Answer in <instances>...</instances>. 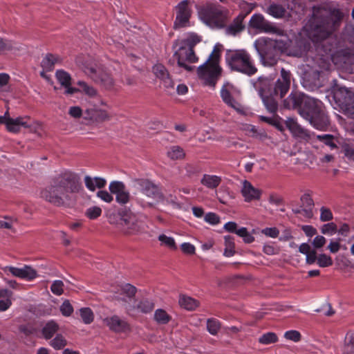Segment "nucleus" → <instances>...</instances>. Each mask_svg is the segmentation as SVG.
Listing matches in <instances>:
<instances>
[{
    "label": "nucleus",
    "mask_w": 354,
    "mask_h": 354,
    "mask_svg": "<svg viewBox=\"0 0 354 354\" xmlns=\"http://www.w3.org/2000/svg\"><path fill=\"white\" fill-rule=\"evenodd\" d=\"M284 337L287 339L291 340L294 342H297L301 339V334L297 330H288L284 333Z\"/></svg>",
    "instance_id": "59"
},
{
    "label": "nucleus",
    "mask_w": 354,
    "mask_h": 354,
    "mask_svg": "<svg viewBox=\"0 0 354 354\" xmlns=\"http://www.w3.org/2000/svg\"><path fill=\"white\" fill-rule=\"evenodd\" d=\"M225 59L227 65L233 71L249 76L257 71L251 56L243 49L227 50Z\"/></svg>",
    "instance_id": "6"
},
{
    "label": "nucleus",
    "mask_w": 354,
    "mask_h": 354,
    "mask_svg": "<svg viewBox=\"0 0 354 354\" xmlns=\"http://www.w3.org/2000/svg\"><path fill=\"white\" fill-rule=\"evenodd\" d=\"M286 125L292 136L297 139L306 140L309 138L308 131L301 127L295 119L288 118L286 121Z\"/></svg>",
    "instance_id": "23"
},
{
    "label": "nucleus",
    "mask_w": 354,
    "mask_h": 354,
    "mask_svg": "<svg viewBox=\"0 0 354 354\" xmlns=\"http://www.w3.org/2000/svg\"><path fill=\"white\" fill-rule=\"evenodd\" d=\"M3 270L6 274L25 279L26 281H32L36 279L38 276L37 272L30 266H24L21 268H17L14 266H6L3 268Z\"/></svg>",
    "instance_id": "18"
},
{
    "label": "nucleus",
    "mask_w": 354,
    "mask_h": 354,
    "mask_svg": "<svg viewBox=\"0 0 354 354\" xmlns=\"http://www.w3.org/2000/svg\"><path fill=\"white\" fill-rule=\"evenodd\" d=\"M79 312L81 319L85 324H89L93 321L94 315L91 308H82Z\"/></svg>",
    "instance_id": "43"
},
{
    "label": "nucleus",
    "mask_w": 354,
    "mask_h": 354,
    "mask_svg": "<svg viewBox=\"0 0 354 354\" xmlns=\"http://www.w3.org/2000/svg\"><path fill=\"white\" fill-rule=\"evenodd\" d=\"M236 234L241 237L245 243H251L254 241V237L250 234L246 227H241L236 232Z\"/></svg>",
    "instance_id": "47"
},
{
    "label": "nucleus",
    "mask_w": 354,
    "mask_h": 354,
    "mask_svg": "<svg viewBox=\"0 0 354 354\" xmlns=\"http://www.w3.org/2000/svg\"><path fill=\"white\" fill-rule=\"evenodd\" d=\"M10 76L6 73H0V94L5 95L12 91Z\"/></svg>",
    "instance_id": "35"
},
{
    "label": "nucleus",
    "mask_w": 354,
    "mask_h": 354,
    "mask_svg": "<svg viewBox=\"0 0 354 354\" xmlns=\"http://www.w3.org/2000/svg\"><path fill=\"white\" fill-rule=\"evenodd\" d=\"M88 118L97 122H102L110 120L111 115L107 111V105L101 98L93 102L91 106L86 111Z\"/></svg>",
    "instance_id": "15"
},
{
    "label": "nucleus",
    "mask_w": 354,
    "mask_h": 354,
    "mask_svg": "<svg viewBox=\"0 0 354 354\" xmlns=\"http://www.w3.org/2000/svg\"><path fill=\"white\" fill-rule=\"evenodd\" d=\"M117 225L120 233L127 236H137L146 231V225L142 216L129 210H123L119 213Z\"/></svg>",
    "instance_id": "7"
},
{
    "label": "nucleus",
    "mask_w": 354,
    "mask_h": 354,
    "mask_svg": "<svg viewBox=\"0 0 354 354\" xmlns=\"http://www.w3.org/2000/svg\"><path fill=\"white\" fill-rule=\"evenodd\" d=\"M8 295L5 297H0V311L3 312L8 310L11 304V297L12 295V292L10 290H8Z\"/></svg>",
    "instance_id": "49"
},
{
    "label": "nucleus",
    "mask_w": 354,
    "mask_h": 354,
    "mask_svg": "<svg viewBox=\"0 0 354 354\" xmlns=\"http://www.w3.org/2000/svg\"><path fill=\"white\" fill-rule=\"evenodd\" d=\"M153 73L156 77L159 78L166 88H174V83L171 80L168 71L165 67L160 64L153 67Z\"/></svg>",
    "instance_id": "25"
},
{
    "label": "nucleus",
    "mask_w": 354,
    "mask_h": 354,
    "mask_svg": "<svg viewBox=\"0 0 354 354\" xmlns=\"http://www.w3.org/2000/svg\"><path fill=\"white\" fill-rule=\"evenodd\" d=\"M84 192L77 174L66 171L52 185L41 192V197L57 206L69 204Z\"/></svg>",
    "instance_id": "2"
},
{
    "label": "nucleus",
    "mask_w": 354,
    "mask_h": 354,
    "mask_svg": "<svg viewBox=\"0 0 354 354\" xmlns=\"http://www.w3.org/2000/svg\"><path fill=\"white\" fill-rule=\"evenodd\" d=\"M241 183V193L245 202L249 203L252 201H258L261 198L262 194L261 189L254 187L252 183L247 180H242Z\"/></svg>",
    "instance_id": "20"
},
{
    "label": "nucleus",
    "mask_w": 354,
    "mask_h": 354,
    "mask_svg": "<svg viewBox=\"0 0 354 354\" xmlns=\"http://www.w3.org/2000/svg\"><path fill=\"white\" fill-rule=\"evenodd\" d=\"M221 178L216 175L204 174L201 180V183L204 186L209 189L216 188L221 183Z\"/></svg>",
    "instance_id": "31"
},
{
    "label": "nucleus",
    "mask_w": 354,
    "mask_h": 354,
    "mask_svg": "<svg viewBox=\"0 0 354 354\" xmlns=\"http://www.w3.org/2000/svg\"><path fill=\"white\" fill-rule=\"evenodd\" d=\"M176 19L174 27L176 28L190 26L192 10L187 0L181 1L176 7Z\"/></svg>",
    "instance_id": "17"
},
{
    "label": "nucleus",
    "mask_w": 354,
    "mask_h": 354,
    "mask_svg": "<svg viewBox=\"0 0 354 354\" xmlns=\"http://www.w3.org/2000/svg\"><path fill=\"white\" fill-rule=\"evenodd\" d=\"M320 219L322 221H328L333 218L332 212L329 209L322 207L320 209Z\"/></svg>",
    "instance_id": "63"
},
{
    "label": "nucleus",
    "mask_w": 354,
    "mask_h": 354,
    "mask_svg": "<svg viewBox=\"0 0 354 354\" xmlns=\"http://www.w3.org/2000/svg\"><path fill=\"white\" fill-rule=\"evenodd\" d=\"M58 324L54 321L47 322L42 329V333L46 339H50L57 331Z\"/></svg>",
    "instance_id": "36"
},
{
    "label": "nucleus",
    "mask_w": 354,
    "mask_h": 354,
    "mask_svg": "<svg viewBox=\"0 0 354 354\" xmlns=\"http://www.w3.org/2000/svg\"><path fill=\"white\" fill-rule=\"evenodd\" d=\"M133 304L136 306V308L130 313H132L135 311L142 313H148L151 312L154 307L153 304L151 301L146 299H141L138 301H136L134 299Z\"/></svg>",
    "instance_id": "28"
},
{
    "label": "nucleus",
    "mask_w": 354,
    "mask_h": 354,
    "mask_svg": "<svg viewBox=\"0 0 354 354\" xmlns=\"http://www.w3.org/2000/svg\"><path fill=\"white\" fill-rule=\"evenodd\" d=\"M221 328L220 322L214 318L208 319L207 321V330L212 335H216Z\"/></svg>",
    "instance_id": "44"
},
{
    "label": "nucleus",
    "mask_w": 354,
    "mask_h": 354,
    "mask_svg": "<svg viewBox=\"0 0 354 354\" xmlns=\"http://www.w3.org/2000/svg\"><path fill=\"white\" fill-rule=\"evenodd\" d=\"M301 201L302 205L308 209L304 210L306 214L308 216H310L312 214L309 211V209H310L311 207L313 206V201L312 198L310 197V196L309 194H304L301 197Z\"/></svg>",
    "instance_id": "51"
},
{
    "label": "nucleus",
    "mask_w": 354,
    "mask_h": 354,
    "mask_svg": "<svg viewBox=\"0 0 354 354\" xmlns=\"http://www.w3.org/2000/svg\"><path fill=\"white\" fill-rule=\"evenodd\" d=\"M261 233L264 235L274 239L279 235V231L277 227H266L261 230Z\"/></svg>",
    "instance_id": "60"
},
{
    "label": "nucleus",
    "mask_w": 354,
    "mask_h": 354,
    "mask_svg": "<svg viewBox=\"0 0 354 354\" xmlns=\"http://www.w3.org/2000/svg\"><path fill=\"white\" fill-rule=\"evenodd\" d=\"M136 291V288L129 283L121 285L113 291V298L130 313L136 308L133 304Z\"/></svg>",
    "instance_id": "9"
},
{
    "label": "nucleus",
    "mask_w": 354,
    "mask_h": 354,
    "mask_svg": "<svg viewBox=\"0 0 354 354\" xmlns=\"http://www.w3.org/2000/svg\"><path fill=\"white\" fill-rule=\"evenodd\" d=\"M290 85V73L283 68L281 70V77L277 81L272 91L269 88L270 82L267 78L259 77L254 84L265 106L270 112H274L277 108L272 97L279 95V97H283L289 90Z\"/></svg>",
    "instance_id": "4"
},
{
    "label": "nucleus",
    "mask_w": 354,
    "mask_h": 354,
    "mask_svg": "<svg viewBox=\"0 0 354 354\" xmlns=\"http://www.w3.org/2000/svg\"><path fill=\"white\" fill-rule=\"evenodd\" d=\"M244 28L242 23V19H236L230 26H229L225 31L226 34L229 35H236L237 33L241 32Z\"/></svg>",
    "instance_id": "40"
},
{
    "label": "nucleus",
    "mask_w": 354,
    "mask_h": 354,
    "mask_svg": "<svg viewBox=\"0 0 354 354\" xmlns=\"http://www.w3.org/2000/svg\"><path fill=\"white\" fill-rule=\"evenodd\" d=\"M326 243V239L324 236L318 235L316 236L313 240L312 245L314 248L319 249L322 248Z\"/></svg>",
    "instance_id": "61"
},
{
    "label": "nucleus",
    "mask_w": 354,
    "mask_h": 354,
    "mask_svg": "<svg viewBox=\"0 0 354 354\" xmlns=\"http://www.w3.org/2000/svg\"><path fill=\"white\" fill-rule=\"evenodd\" d=\"M102 321L104 325L115 332H122L127 327V323L117 315L106 317Z\"/></svg>",
    "instance_id": "24"
},
{
    "label": "nucleus",
    "mask_w": 354,
    "mask_h": 354,
    "mask_svg": "<svg viewBox=\"0 0 354 354\" xmlns=\"http://www.w3.org/2000/svg\"><path fill=\"white\" fill-rule=\"evenodd\" d=\"M315 262L320 268L329 267L333 263L332 258L324 253L316 254Z\"/></svg>",
    "instance_id": "41"
},
{
    "label": "nucleus",
    "mask_w": 354,
    "mask_h": 354,
    "mask_svg": "<svg viewBox=\"0 0 354 354\" xmlns=\"http://www.w3.org/2000/svg\"><path fill=\"white\" fill-rule=\"evenodd\" d=\"M333 98L348 114L354 116V93L352 91L344 86L337 87L333 92Z\"/></svg>",
    "instance_id": "12"
},
{
    "label": "nucleus",
    "mask_w": 354,
    "mask_h": 354,
    "mask_svg": "<svg viewBox=\"0 0 354 354\" xmlns=\"http://www.w3.org/2000/svg\"><path fill=\"white\" fill-rule=\"evenodd\" d=\"M39 127V123L32 120L28 116H20L13 118L8 114L6 129L10 133H18L22 129H28L30 132H36Z\"/></svg>",
    "instance_id": "10"
},
{
    "label": "nucleus",
    "mask_w": 354,
    "mask_h": 354,
    "mask_svg": "<svg viewBox=\"0 0 354 354\" xmlns=\"http://www.w3.org/2000/svg\"><path fill=\"white\" fill-rule=\"evenodd\" d=\"M205 221L212 225H216L220 222L219 216L215 213L209 212L205 216Z\"/></svg>",
    "instance_id": "62"
},
{
    "label": "nucleus",
    "mask_w": 354,
    "mask_h": 354,
    "mask_svg": "<svg viewBox=\"0 0 354 354\" xmlns=\"http://www.w3.org/2000/svg\"><path fill=\"white\" fill-rule=\"evenodd\" d=\"M55 77L61 86L64 88V94L73 95L77 93L78 89L71 86L72 78L71 75L64 70H57Z\"/></svg>",
    "instance_id": "22"
},
{
    "label": "nucleus",
    "mask_w": 354,
    "mask_h": 354,
    "mask_svg": "<svg viewBox=\"0 0 354 354\" xmlns=\"http://www.w3.org/2000/svg\"><path fill=\"white\" fill-rule=\"evenodd\" d=\"M335 19L330 17L318 19L314 12L313 17L304 26L299 33V39H292L288 35L284 34H275L279 39L273 40L268 37H261L257 39L254 46L258 52L262 63L266 66H273L277 62L279 53H284L289 55L299 56L303 50H306L309 46L308 40L313 43L323 41L322 48L324 54H321L324 64L318 69L317 66L305 65L302 66V84L309 89L314 90L321 86L319 77L324 70H328L330 61L335 62V56L332 48H328L326 46L328 43V39L335 29L338 22L342 17V14L337 11Z\"/></svg>",
    "instance_id": "1"
},
{
    "label": "nucleus",
    "mask_w": 354,
    "mask_h": 354,
    "mask_svg": "<svg viewBox=\"0 0 354 354\" xmlns=\"http://www.w3.org/2000/svg\"><path fill=\"white\" fill-rule=\"evenodd\" d=\"M200 41L201 39L197 35L194 33H189L187 36L185 42L187 46L191 47L192 48L193 46L196 45L197 43H198Z\"/></svg>",
    "instance_id": "57"
},
{
    "label": "nucleus",
    "mask_w": 354,
    "mask_h": 354,
    "mask_svg": "<svg viewBox=\"0 0 354 354\" xmlns=\"http://www.w3.org/2000/svg\"><path fill=\"white\" fill-rule=\"evenodd\" d=\"M343 152L344 156L350 160H354V148L348 145L343 147Z\"/></svg>",
    "instance_id": "64"
},
{
    "label": "nucleus",
    "mask_w": 354,
    "mask_h": 354,
    "mask_svg": "<svg viewBox=\"0 0 354 354\" xmlns=\"http://www.w3.org/2000/svg\"><path fill=\"white\" fill-rule=\"evenodd\" d=\"M102 214V209L100 207L93 206L88 208L86 212V215L90 219H95L99 217Z\"/></svg>",
    "instance_id": "54"
},
{
    "label": "nucleus",
    "mask_w": 354,
    "mask_h": 354,
    "mask_svg": "<svg viewBox=\"0 0 354 354\" xmlns=\"http://www.w3.org/2000/svg\"><path fill=\"white\" fill-rule=\"evenodd\" d=\"M60 312L63 316L69 317L73 313V308L68 300H65L59 307Z\"/></svg>",
    "instance_id": "52"
},
{
    "label": "nucleus",
    "mask_w": 354,
    "mask_h": 354,
    "mask_svg": "<svg viewBox=\"0 0 354 354\" xmlns=\"http://www.w3.org/2000/svg\"><path fill=\"white\" fill-rule=\"evenodd\" d=\"M167 156L171 160H180L183 159L185 153L183 148L179 146L175 145L171 146L167 152Z\"/></svg>",
    "instance_id": "37"
},
{
    "label": "nucleus",
    "mask_w": 354,
    "mask_h": 354,
    "mask_svg": "<svg viewBox=\"0 0 354 354\" xmlns=\"http://www.w3.org/2000/svg\"><path fill=\"white\" fill-rule=\"evenodd\" d=\"M266 12L274 18H282L286 15V10L280 5L271 4Z\"/></svg>",
    "instance_id": "33"
},
{
    "label": "nucleus",
    "mask_w": 354,
    "mask_h": 354,
    "mask_svg": "<svg viewBox=\"0 0 354 354\" xmlns=\"http://www.w3.org/2000/svg\"><path fill=\"white\" fill-rule=\"evenodd\" d=\"M240 90L232 83L226 82L221 89V97L224 103L239 113H242L243 109L238 102Z\"/></svg>",
    "instance_id": "11"
},
{
    "label": "nucleus",
    "mask_w": 354,
    "mask_h": 354,
    "mask_svg": "<svg viewBox=\"0 0 354 354\" xmlns=\"http://www.w3.org/2000/svg\"><path fill=\"white\" fill-rule=\"evenodd\" d=\"M83 113L82 109L79 106H72L68 109L69 115L75 119H79Z\"/></svg>",
    "instance_id": "58"
},
{
    "label": "nucleus",
    "mask_w": 354,
    "mask_h": 354,
    "mask_svg": "<svg viewBox=\"0 0 354 354\" xmlns=\"http://www.w3.org/2000/svg\"><path fill=\"white\" fill-rule=\"evenodd\" d=\"M77 85L79 86V88H77V89H78L77 92L83 93L90 97L96 98L97 100L100 98L97 94V91L93 86H89L86 82L83 81H79L77 82Z\"/></svg>",
    "instance_id": "32"
},
{
    "label": "nucleus",
    "mask_w": 354,
    "mask_h": 354,
    "mask_svg": "<svg viewBox=\"0 0 354 354\" xmlns=\"http://www.w3.org/2000/svg\"><path fill=\"white\" fill-rule=\"evenodd\" d=\"M154 319L158 324H165L170 320V317L165 310L158 309L154 313Z\"/></svg>",
    "instance_id": "45"
},
{
    "label": "nucleus",
    "mask_w": 354,
    "mask_h": 354,
    "mask_svg": "<svg viewBox=\"0 0 354 354\" xmlns=\"http://www.w3.org/2000/svg\"><path fill=\"white\" fill-rule=\"evenodd\" d=\"M59 60V59L58 57L52 54H48L44 57L41 64L44 69L50 71L53 69L55 64H56Z\"/></svg>",
    "instance_id": "38"
},
{
    "label": "nucleus",
    "mask_w": 354,
    "mask_h": 354,
    "mask_svg": "<svg viewBox=\"0 0 354 354\" xmlns=\"http://www.w3.org/2000/svg\"><path fill=\"white\" fill-rule=\"evenodd\" d=\"M50 344L55 349L59 350L66 346V340L62 335H57L50 342Z\"/></svg>",
    "instance_id": "50"
},
{
    "label": "nucleus",
    "mask_w": 354,
    "mask_h": 354,
    "mask_svg": "<svg viewBox=\"0 0 354 354\" xmlns=\"http://www.w3.org/2000/svg\"><path fill=\"white\" fill-rule=\"evenodd\" d=\"M109 190L111 194L115 195L116 201L120 204H126L129 201V193L126 189L123 183L113 181L109 185Z\"/></svg>",
    "instance_id": "21"
},
{
    "label": "nucleus",
    "mask_w": 354,
    "mask_h": 354,
    "mask_svg": "<svg viewBox=\"0 0 354 354\" xmlns=\"http://www.w3.org/2000/svg\"><path fill=\"white\" fill-rule=\"evenodd\" d=\"M225 250L223 255L227 257H231L235 254V243L233 237L231 236H224Z\"/></svg>",
    "instance_id": "34"
},
{
    "label": "nucleus",
    "mask_w": 354,
    "mask_h": 354,
    "mask_svg": "<svg viewBox=\"0 0 354 354\" xmlns=\"http://www.w3.org/2000/svg\"><path fill=\"white\" fill-rule=\"evenodd\" d=\"M317 138L323 142L325 145L329 146L331 149L336 148V145L333 142V137L329 134L317 135Z\"/></svg>",
    "instance_id": "53"
},
{
    "label": "nucleus",
    "mask_w": 354,
    "mask_h": 354,
    "mask_svg": "<svg viewBox=\"0 0 354 354\" xmlns=\"http://www.w3.org/2000/svg\"><path fill=\"white\" fill-rule=\"evenodd\" d=\"M354 353V335H347L346 337V344L344 347V354Z\"/></svg>",
    "instance_id": "48"
},
{
    "label": "nucleus",
    "mask_w": 354,
    "mask_h": 354,
    "mask_svg": "<svg viewBox=\"0 0 354 354\" xmlns=\"http://www.w3.org/2000/svg\"><path fill=\"white\" fill-rule=\"evenodd\" d=\"M84 183L88 189L90 191H95L97 188L104 187L106 185V180L100 177L91 178L86 176L84 178Z\"/></svg>",
    "instance_id": "26"
},
{
    "label": "nucleus",
    "mask_w": 354,
    "mask_h": 354,
    "mask_svg": "<svg viewBox=\"0 0 354 354\" xmlns=\"http://www.w3.org/2000/svg\"><path fill=\"white\" fill-rule=\"evenodd\" d=\"M64 283L61 280H55L53 282L50 290L56 295H61L63 293Z\"/></svg>",
    "instance_id": "55"
},
{
    "label": "nucleus",
    "mask_w": 354,
    "mask_h": 354,
    "mask_svg": "<svg viewBox=\"0 0 354 354\" xmlns=\"http://www.w3.org/2000/svg\"><path fill=\"white\" fill-rule=\"evenodd\" d=\"M200 19L211 28H223L228 18V11L218 5L207 4L198 11Z\"/></svg>",
    "instance_id": "8"
},
{
    "label": "nucleus",
    "mask_w": 354,
    "mask_h": 354,
    "mask_svg": "<svg viewBox=\"0 0 354 354\" xmlns=\"http://www.w3.org/2000/svg\"><path fill=\"white\" fill-rule=\"evenodd\" d=\"M174 58L177 61L178 67L187 71H191L193 69V67L189 64L194 63L198 60L194 55L193 48L186 45L180 46L176 50Z\"/></svg>",
    "instance_id": "14"
},
{
    "label": "nucleus",
    "mask_w": 354,
    "mask_h": 354,
    "mask_svg": "<svg viewBox=\"0 0 354 354\" xmlns=\"http://www.w3.org/2000/svg\"><path fill=\"white\" fill-rule=\"evenodd\" d=\"M299 252L306 256V261L308 264L315 263L316 251L311 249V246L306 243H303L299 247Z\"/></svg>",
    "instance_id": "27"
},
{
    "label": "nucleus",
    "mask_w": 354,
    "mask_h": 354,
    "mask_svg": "<svg viewBox=\"0 0 354 354\" xmlns=\"http://www.w3.org/2000/svg\"><path fill=\"white\" fill-rule=\"evenodd\" d=\"M240 129L250 137L262 139L266 136L265 132L259 131L255 126L250 124H242Z\"/></svg>",
    "instance_id": "29"
},
{
    "label": "nucleus",
    "mask_w": 354,
    "mask_h": 354,
    "mask_svg": "<svg viewBox=\"0 0 354 354\" xmlns=\"http://www.w3.org/2000/svg\"><path fill=\"white\" fill-rule=\"evenodd\" d=\"M137 184L139 185L142 193L153 201V202L143 205L144 207L147 205L151 206L153 203L164 201L163 194L160 192L159 188L151 181L147 180H138Z\"/></svg>",
    "instance_id": "16"
},
{
    "label": "nucleus",
    "mask_w": 354,
    "mask_h": 354,
    "mask_svg": "<svg viewBox=\"0 0 354 354\" xmlns=\"http://www.w3.org/2000/svg\"><path fill=\"white\" fill-rule=\"evenodd\" d=\"M18 49L17 44L13 41L0 38V54L6 52H15Z\"/></svg>",
    "instance_id": "42"
},
{
    "label": "nucleus",
    "mask_w": 354,
    "mask_h": 354,
    "mask_svg": "<svg viewBox=\"0 0 354 354\" xmlns=\"http://www.w3.org/2000/svg\"><path fill=\"white\" fill-rule=\"evenodd\" d=\"M158 240L160 242V245L167 247L171 250H176L177 245L176 241L172 236H167L161 234L158 236Z\"/></svg>",
    "instance_id": "39"
},
{
    "label": "nucleus",
    "mask_w": 354,
    "mask_h": 354,
    "mask_svg": "<svg viewBox=\"0 0 354 354\" xmlns=\"http://www.w3.org/2000/svg\"><path fill=\"white\" fill-rule=\"evenodd\" d=\"M288 109L299 106L300 115L317 129H325L329 123L323 103L314 97L301 93H291L285 100Z\"/></svg>",
    "instance_id": "3"
},
{
    "label": "nucleus",
    "mask_w": 354,
    "mask_h": 354,
    "mask_svg": "<svg viewBox=\"0 0 354 354\" xmlns=\"http://www.w3.org/2000/svg\"><path fill=\"white\" fill-rule=\"evenodd\" d=\"M219 57V50L215 47L207 61L198 68V77L205 85L214 88L219 79L221 73Z\"/></svg>",
    "instance_id": "5"
},
{
    "label": "nucleus",
    "mask_w": 354,
    "mask_h": 354,
    "mask_svg": "<svg viewBox=\"0 0 354 354\" xmlns=\"http://www.w3.org/2000/svg\"><path fill=\"white\" fill-rule=\"evenodd\" d=\"M82 68L91 78L95 81H101L107 88H110L113 86V80L108 73H101L100 70L93 66H82Z\"/></svg>",
    "instance_id": "19"
},
{
    "label": "nucleus",
    "mask_w": 354,
    "mask_h": 354,
    "mask_svg": "<svg viewBox=\"0 0 354 354\" xmlns=\"http://www.w3.org/2000/svg\"><path fill=\"white\" fill-rule=\"evenodd\" d=\"M277 340L278 337L277 335L272 332L266 333L261 335L259 339V342L265 345L275 343Z\"/></svg>",
    "instance_id": "46"
},
{
    "label": "nucleus",
    "mask_w": 354,
    "mask_h": 354,
    "mask_svg": "<svg viewBox=\"0 0 354 354\" xmlns=\"http://www.w3.org/2000/svg\"><path fill=\"white\" fill-rule=\"evenodd\" d=\"M178 302L182 308L188 310H194L199 305V302L197 300L184 295L180 296Z\"/></svg>",
    "instance_id": "30"
},
{
    "label": "nucleus",
    "mask_w": 354,
    "mask_h": 354,
    "mask_svg": "<svg viewBox=\"0 0 354 354\" xmlns=\"http://www.w3.org/2000/svg\"><path fill=\"white\" fill-rule=\"evenodd\" d=\"M321 232L324 234L332 236L337 232V227L333 223H328L322 226Z\"/></svg>",
    "instance_id": "56"
},
{
    "label": "nucleus",
    "mask_w": 354,
    "mask_h": 354,
    "mask_svg": "<svg viewBox=\"0 0 354 354\" xmlns=\"http://www.w3.org/2000/svg\"><path fill=\"white\" fill-rule=\"evenodd\" d=\"M249 28L258 33L281 34L282 30L267 21L261 14L253 15L249 21Z\"/></svg>",
    "instance_id": "13"
}]
</instances>
